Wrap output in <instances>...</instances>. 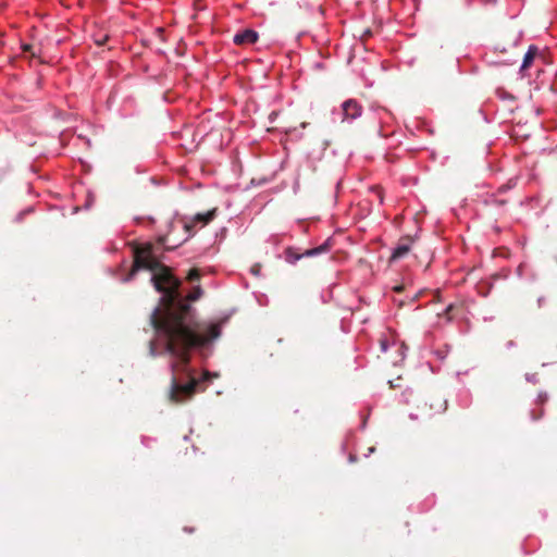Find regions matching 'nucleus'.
Segmentation results:
<instances>
[{"instance_id": "obj_1", "label": "nucleus", "mask_w": 557, "mask_h": 557, "mask_svg": "<svg viewBox=\"0 0 557 557\" xmlns=\"http://www.w3.org/2000/svg\"><path fill=\"white\" fill-rule=\"evenodd\" d=\"M153 248L150 243L134 248V264L125 281L132 280L139 270L152 272L150 281L162 296L160 306L150 314V325L164 339L166 352L180 356L186 361L189 347L218 336L219 330L216 326L191 321L190 308L178 294L181 281L172 274L169 267L157 259Z\"/></svg>"}, {"instance_id": "obj_2", "label": "nucleus", "mask_w": 557, "mask_h": 557, "mask_svg": "<svg viewBox=\"0 0 557 557\" xmlns=\"http://www.w3.org/2000/svg\"><path fill=\"white\" fill-rule=\"evenodd\" d=\"M180 287H181V285L178 286V288ZM178 294H180L181 299L187 306H190L189 301H195L201 297L202 289L200 286H196L185 298L182 296L180 290H178ZM189 308H190L189 317L194 323L216 326L219 330V335L215 337H212V338L210 337L203 344L189 347L187 349V360L186 361H184L183 358H181L180 356L170 355L173 359L171 362V370H172L173 374H172V380H171L169 399L173 404H181V403L185 401L186 399L193 397L194 394L196 393V388L199 384V382L189 374V370H188L191 350L195 348H201V347L207 346L213 339L220 337V335H221V324L220 323H209V322L196 321L194 318V314H193L191 307H189Z\"/></svg>"}, {"instance_id": "obj_3", "label": "nucleus", "mask_w": 557, "mask_h": 557, "mask_svg": "<svg viewBox=\"0 0 557 557\" xmlns=\"http://www.w3.org/2000/svg\"><path fill=\"white\" fill-rule=\"evenodd\" d=\"M447 409L448 401L444 396L436 393L425 394L417 399L416 412H412L410 417L412 419L420 418L426 421H433L445 413Z\"/></svg>"}, {"instance_id": "obj_4", "label": "nucleus", "mask_w": 557, "mask_h": 557, "mask_svg": "<svg viewBox=\"0 0 557 557\" xmlns=\"http://www.w3.org/2000/svg\"><path fill=\"white\" fill-rule=\"evenodd\" d=\"M329 243L325 242L319 247L307 249L304 252H298L295 248L288 247L285 249V259L288 263H296L298 260H300L302 257H313L321 252H325L329 250Z\"/></svg>"}, {"instance_id": "obj_5", "label": "nucleus", "mask_w": 557, "mask_h": 557, "mask_svg": "<svg viewBox=\"0 0 557 557\" xmlns=\"http://www.w3.org/2000/svg\"><path fill=\"white\" fill-rule=\"evenodd\" d=\"M343 121H352L361 115L362 107L354 99H348L342 104Z\"/></svg>"}, {"instance_id": "obj_6", "label": "nucleus", "mask_w": 557, "mask_h": 557, "mask_svg": "<svg viewBox=\"0 0 557 557\" xmlns=\"http://www.w3.org/2000/svg\"><path fill=\"white\" fill-rule=\"evenodd\" d=\"M216 213V209L209 210L206 213H197L190 222H187L184 224V228L187 233H190L198 223H200L202 226L207 225L209 222H211Z\"/></svg>"}, {"instance_id": "obj_7", "label": "nucleus", "mask_w": 557, "mask_h": 557, "mask_svg": "<svg viewBox=\"0 0 557 557\" xmlns=\"http://www.w3.org/2000/svg\"><path fill=\"white\" fill-rule=\"evenodd\" d=\"M259 35L253 29H244L234 35L233 41L237 46H248L257 42Z\"/></svg>"}, {"instance_id": "obj_8", "label": "nucleus", "mask_w": 557, "mask_h": 557, "mask_svg": "<svg viewBox=\"0 0 557 557\" xmlns=\"http://www.w3.org/2000/svg\"><path fill=\"white\" fill-rule=\"evenodd\" d=\"M412 242H413V238L410 236L400 238L396 248L394 249V251L391 256V261H395V260H398V259L405 257L410 251Z\"/></svg>"}, {"instance_id": "obj_9", "label": "nucleus", "mask_w": 557, "mask_h": 557, "mask_svg": "<svg viewBox=\"0 0 557 557\" xmlns=\"http://www.w3.org/2000/svg\"><path fill=\"white\" fill-rule=\"evenodd\" d=\"M539 49L536 46H530L527 53L524 54L523 62L521 65L520 71L524 72L527 69H529L534 60V58L537 55Z\"/></svg>"}, {"instance_id": "obj_10", "label": "nucleus", "mask_w": 557, "mask_h": 557, "mask_svg": "<svg viewBox=\"0 0 557 557\" xmlns=\"http://www.w3.org/2000/svg\"><path fill=\"white\" fill-rule=\"evenodd\" d=\"M457 310V306L454 304H450L447 306V308L444 311V315L446 317L447 321H451L454 318V312Z\"/></svg>"}, {"instance_id": "obj_11", "label": "nucleus", "mask_w": 557, "mask_h": 557, "mask_svg": "<svg viewBox=\"0 0 557 557\" xmlns=\"http://www.w3.org/2000/svg\"><path fill=\"white\" fill-rule=\"evenodd\" d=\"M200 278V272L198 269H191L187 274V280L190 282L198 281Z\"/></svg>"}, {"instance_id": "obj_12", "label": "nucleus", "mask_w": 557, "mask_h": 557, "mask_svg": "<svg viewBox=\"0 0 557 557\" xmlns=\"http://www.w3.org/2000/svg\"><path fill=\"white\" fill-rule=\"evenodd\" d=\"M372 191L376 195L379 201L382 203L383 198H384L382 188L379 186H375V187H373Z\"/></svg>"}, {"instance_id": "obj_13", "label": "nucleus", "mask_w": 557, "mask_h": 557, "mask_svg": "<svg viewBox=\"0 0 557 557\" xmlns=\"http://www.w3.org/2000/svg\"><path fill=\"white\" fill-rule=\"evenodd\" d=\"M108 40H109V36L102 35L101 37L95 39V44L97 46H103Z\"/></svg>"}, {"instance_id": "obj_14", "label": "nucleus", "mask_w": 557, "mask_h": 557, "mask_svg": "<svg viewBox=\"0 0 557 557\" xmlns=\"http://www.w3.org/2000/svg\"><path fill=\"white\" fill-rule=\"evenodd\" d=\"M149 350H150V355H151L152 357H154V356H156V343H154V341H153V339H151V341L149 342Z\"/></svg>"}, {"instance_id": "obj_15", "label": "nucleus", "mask_w": 557, "mask_h": 557, "mask_svg": "<svg viewBox=\"0 0 557 557\" xmlns=\"http://www.w3.org/2000/svg\"><path fill=\"white\" fill-rule=\"evenodd\" d=\"M23 51L32 52V54L35 55V53L33 52V46L32 45H23Z\"/></svg>"}, {"instance_id": "obj_16", "label": "nucleus", "mask_w": 557, "mask_h": 557, "mask_svg": "<svg viewBox=\"0 0 557 557\" xmlns=\"http://www.w3.org/2000/svg\"><path fill=\"white\" fill-rule=\"evenodd\" d=\"M251 272L255 274V275H258L259 272H260V265L259 264H256L251 268Z\"/></svg>"}, {"instance_id": "obj_17", "label": "nucleus", "mask_w": 557, "mask_h": 557, "mask_svg": "<svg viewBox=\"0 0 557 557\" xmlns=\"http://www.w3.org/2000/svg\"><path fill=\"white\" fill-rule=\"evenodd\" d=\"M166 240H168V236H160L158 239L159 244H161V245H165Z\"/></svg>"}, {"instance_id": "obj_18", "label": "nucleus", "mask_w": 557, "mask_h": 557, "mask_svg": "<svg viewBox=\"0 0 557 557\" xmlns=\"http://www.w3.org/2000/svg\"><path fill=\"white\" fill-rule=\"evenodd\" d=\"M396 293H401L404 290V286L403 285H396L394 288H393Z\"/></svg>"}, {"instance_id": "obj_19", "label": "nucleus", "mask_w": 557, "mask_h": 557, "mask_svg": "<svg viewBox=\"0 0 557 557\" xmlns=\"http://www.w3.org/2000/svg\"><path fill=\"white\" fill-rule=\"evenodd\" d=\"M381 348H382V351H386V349H387L386 341H381Z\"/></svg>"}, {"instance_id": "obj_20", "label": "nucleus", "mask_w": 557, "mask_h": 557, "mask_svg": "<svg viewBox=\"0 0 557 557\" xmlns=\"http://www.w3.org/2000/svg\"><path fill=\"white\" fill-rule=\"evenodd\" d=\"M434 299H435L436 301H440V300H441V299H440V293H438V292H436V293L434 294Z\"/></svg>"}, {"instance_id": "obj_21", "label": "nucleus", "mask_w": 557, "mask_h": 557, "mask_svg": "<svg viewBox=\"0 0 557 557\" xmlns=\"http://www.w3.org/2000/svg\"><path fill=\"white\" fill-rule=\"evenodd\" d=\"M496 202L500 206L505 205L506 203V200H496Z\"/></svg>"}, {"instance_id": "obj_22", "label": "nucleus", "mask_w": 557, "mask_h": 557, "mask_svg": "<svg viewBox=\"0 0 557 557\" xmlns=\"http://www.w3.org/2000/svg\"><path fill=\"white\" fill-rule=\"evenodd\" d=\"M211 376L210 372L205 373V380H208Z\"/></svg>"}, {"instance_id": "obj_23", "label": "nucleus", "mask_w": 557, "mask_h": 557, "mask_svg": "<svg viewBox=\"0 0 557 557\" xmlns=\"http://www.w3.org/2000/svg\"><path fill=\"white\" fill-rule=\"evenodd\" d=\"M542 416H543V412H540V413L537 414V417H534V420H537V419H539V418H541Z\"/></svg>"}, {"instance_id": "obj_24", "label": "nucleus", "mask_w": 557, "mask_h": 557, "mask_svg": "<svg viewBox=\"0 0 557 557\" xmlns=\"http://www.w3.org/2000/svg\"><path fill=\"white\" fill-rule=\"evenodd\" d=\"M542 416H543V412H540V413L537 414V417H534V420H537V419H539V418H541Z\"/></svg>"}, {"instance_id": "obj_25", "label": "nucleus", "mask_w": 557, "mask_h": 557, "mask_svg": "<svg viewBox=\"0 0 557 557\" xmlns=\"http://www.w3.org/2000/svg\"><path fill=\"white\" fill-rule=\"evenodd\" d=\"M542 416H543V412H540V413L537 414V417H534V420H537V419H539V418H541Z\"/></svg>"}, {"instance_id": "obj_26", "label": "nucleus", "mask_w": 557, "mask_h": 557, "mask_svg": "<svg viewBox=\"0 0 557 557\" xmlns=\"http://www.w3.org/2000/svg\"><path fill=\"white\" fill-rule=\"evenodd\" d=\"M542 416H543V412H540V413L537 414V417H534V420H537V419H539V418H541Z\"/></svg>"}, {"instance_id": "obj_27", "label": "nucleus", "mask_w": 557, "mask_h": 557, "mask_svg": "<svg viewBox=\"0 0 557 557\" xmlns=\"http://www.w3.org/2000/svg\"><path fill=\"white\" fill-rule=\"evenodd\" d=\"M176 246H170V247H165L166 250H170V249H173L175 248Z\"/></svg>"}]
</instances>
